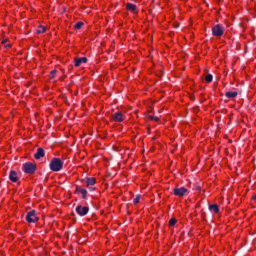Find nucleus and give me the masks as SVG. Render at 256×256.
<instances>
[{
    "label": "nucleus",
    "instance_id": "nucleus-1",
    "mask_svg": "<svg viewBox=\"0 0 256 256\" xmlns=\"http://www.w3.org/2000/svg\"><path fill=\"white\" fill-rule=\"evenodd\" d=\"M64 162L60 158H52L50 161L49 167L51 171H54L55 173L61 171L63 169Z\"/></svg>",
    "mask_w": 256,
    "mask_h": 256
},
{
    "label": "nucleus",
    "instance_id": "nucleus-2",
    "mask_svg": "<svg viewBox=\"0 0 256 256\" xmlns=\"http://www.w3.org/2000/svg\"><path fill=\"white\" fill-rule=\"evenodd\" d=\"M37 169V166L31 162L25 163L23 165V171L24 173H27L28 175H33Z\"/></svg>",
    "mask_w": 256,
    "mask_h": 256
},
{
    "label": "nucleus",
    "instance_id": "nucleus-3",
    "mask_svg": "<svg viewBox=\"0 0 256 256\" xmlns=\"http://www.w3.org/2000/svg\"><path fill=\"white\" fill-rule=\"evenodd\" d=\"M223 33H225V28L221 24H217L212 28V35L214 37H223Z\"/></svg>",
    "mask_w": 256,
    "mask_h": 256
},
{
    "label": "nucleus",
    "instance_id": "nucleus-4",
    "mask_svg": "<svg viewBox=\"0 0 256 256\" xmlns=\"http://www.w3.org/2000/svg\"><path fill=\"white\" fill-rule=\"evenodd\" d=\"M187 193H189V190L185 187H180V188H174L173 189V194L176 197H185V195H187Z\"/></svg>",
    "mask_w": 256,
    "mask_h": 256
},
{
    "label": "nucleus",
    "instance_id": "nucleus-5",
    "mask_svg": "<svg viewBox=\"0 0 256 256\" xmlns=\"http://www.w3.org/2000/svg\"><path fill=\"white\" fill-rule=\"evenodd\" d=\"M112 119L116 123H123V121H125V119H126V116H125V114H123V112L118 111L112 115Z\"/></svg>",
    "mask_w": 256,
    "mask_h": 256
},
{
    "label": "nucleus",
    "instance_id": "nucleus-6",
    "mask_svg": "<svg viewBox=\"0 0 256 256\" xmlns=\"http://www.w3.org/2000/svg\"><path fill=\"white\" fill-rule=\"evenodd\" d=\"M37 219L38 218L37 214H35V210H31L26 215V220L28 221V223H36Z\"/></svg>",
    "mask_w": 256,
    "mask_h": 256
},
{
    "label": "nucleus",
    "instance_id": "nucleus-7",
    "mask_svg": "<svg viewBox=\"0 0 256 256\" xmlns=\"http://www.w3.org/2000/svg\"><path fill=\"white\" fill-rule=\"evenodd\" d=\"M76 212L80 217H84V215H87L89 213V207L87 206H77L76 207Z\"/></svg>",
    "mask_w": 256,
    "mask_h": 256
},
{
    "label": "nucleus",
    "instance_id": "nucleus-8",
    "mask_svg": "<svg viewBox=\"0 0 256 256\" xmlns=\"http://www.w3.org/2000/svg\"><path fill=\"white\" fill-rule=\"evenodd\" d=\"M83 63H87V57L75 58L74 59L75 67H81V65H83Z\"/></svg>",
    "mask_w": 256,
    "mask_h": 256
},
{
    "label": "nucleus",
    "instance_id": "nucleus-9",
    "mask_svg": "<svg viewBox=\"0 0 256 256\" xmlns=\"http://www.w3.org/2000/svg\"><path fill=\"white\" fill-rule=\"evenodd\" d=\"M9 179L10 181H12V183H17V181H19V176H17V172L14 170L10 171Z\"/></svg>",
    "mask_w": 256,
    "mask_h": 256
},
{
    "label": "nucleus",
    "instance_id": "nucleus-10",
    "mask_svg": "<svg viewBox=\"0 0 256 256\" xmlns=\"http://www.w3.org/2000/svg\"><path fill=\"white\" fill-rule=\"evenodd\" d=\"M86 183H87L88 189L93 191V185H95V183H97V180H95V178H87Z\"/></svg>",
    "mask_w": 256,
    "mask_h": 256
},
{
    "label": "nucleus",
    "instance_id": "nucleus-11",
    "mask_svg": "<svg viewBox=\"0 0 256 256\" xmlns=\"http://www.w3.org/2000/svg\"><path fill=\"white\" fill-rule=\"evenodd\" d=\"M34 157L35 159H41V157H45V150H43V148H38Z\"/></svg>",
    "mask_w": 256,
    "mask_h": 256
},
{
    "label": "nucleus",
    "instance_id": "nucleus-12",
    "mask_svg": "<svg viewBox=\"0 0 256 256\" xmlns=\"http://www.w3.org/2000/svg\"><path fill=\"white\" fill-rule=\"evenodd\" d=\"M126 9L127 11H131V13H137V6L135 4L127 3Z\"/></svg>",
    "mask_w": 256,
    "mask_h": 256
},
{
    "label": "nucleus",
    "instance_id": "nucleus-13",
    "mask_svg": "<svg viewBox=\"0 0 256 256\" xmlns=\"http://www.w3.org/2000/svg\"><path fill=\"white\" fill-rule=\"evenodd\" d=\"M209 211H211V213H219V205L217 204H211L209 205Z\"/></svg>",
    "mask_w": 256,
    "mask_h": 256
},
{
    "label": "nucleus",
    "instance_id": "nucleus-14",
    "mask_svg": "<svg viewBox=\"0 0 256 256\" xmlns=\"http://www.w3.org/2000/svg\"><path fill=\"white\" fill-rule=\"evenodd\" d=\"M77 193H81L82 199H87V191L81 187L76 188Z\"/></svg>",
    "mask_w": 256,
    "mask_h": 256
},
{
    "label": "nucleus",
    "instance_id": "nucleus-15",
    "mask_svg": "<svg viewBox=\"0 0 256 256\" xmlns=\"http://www.w3.org/2000/svg\"><path fill=\"white\" fill-rule=\"evenodd\" d=\"M237 95H238L237 92H226L225 97H227L228 99H235Z\"/></svg>",
    "mask_w": 256,
    "mask_h": 256
},
{
    "label": "nucleus",
    "instance_id": "nucleus-16",
    "mask_svg": "<svg viewBox=\"0 0 256 256\" xmlns=\"http://www.w3.org/2000/svg\"><path fill=\"white\" fill-rule=\"evenodd\" d=\"M45 31H47V29L45 28V26H39L37 29V33L41 34V33H45Z\"/></svg>",
    "mask_w": 256,
    "mask_h": 256
},
{
    "label": "nucleus",
    "instance_id": "nucleus-17",
    "mask_svg": "<svg viewBox=\"0 0 256 256\" xmlns=\"http://www.w3.org/2000/svg\"><path fill=\"white\" fill-rule=\"evenodd\" d=\"M205 81L206 83H211V81H213V75L211 74L206 75Z\"/></svg>",
    "mask_w": 256,
    "mask_h": 256
},
{
    "label": "nucleus",
    "instance_id": "nucleus-18",
    "mask_svg": "<svg viewBox=\"0 0 256 256\" xmlns=\"http://www.w3.org/2000/svg\"><path fill=\"white\" fill-rule=\"evenodd\" d=\"M81 27H83V22H77V23L74 25V29H81Z\"/></svg>",
    "mask_w": 256,
    "mask_h": 256
},
{
    "label": "nucleus",
    "instance_id": "nucleus-19",
    "mask_svg": "<svg viewBox=\"0 0 256 256\" xmlns=\"http://www.w3.org/2000/svg\"><path fill=\"white\" fill-rule=\"evenodd\" d=\"M55 75H57V70H52L50 72V79H55Z\"/></svg>",
    "mask_w": 256,
    "mask_h": 256
},
{
    "label": "nucleus",
    "instance_id": "nucleus-20",
    "mask_svg": "<svg viewBox=\"0 0 256 256\" xmlns=\"http://www.w3.org/2000/svg\"><path fill=\"white\" fill-rule=\"evenodd\" d=\"M139 201H141V196H136V198H134V200H133L134 205H137V203H139Z\"/></svg>",
    "mask_w": 256,
    "mask_h": 256
},
{
    "label": "nucleus",
    "instance_id": "nucleus-21",
    "mask_svg": "<svg viewBox=\"0 0 256 256\" xmlns=\"http://www.w3.org/2000/svg\"><path fill=\"white\" fill-rule=\"evenodd\" d=\"M177 223V218H171L169 221V225H176Z\"/></svg>",
    "mask_w": 256,
    "mask_h": 256
},
{
    "label": "nucleus",
    "instance_id": "nucleus-22",
    "mask_svg": "<svg viewBox=\"0 0 256 256\" xmlns=\"http://www.w3.org/2000/svg\"><path fill=\"white\" fill-rule=\"evenodd\" d=\"M152 120H154V121H159V118H157V117H152Z\"/></svg>",
    "mask_w": 256,
    "mask_h": 256
},
{
    "label": "nucleus",
    "instance_id": "nucleus-23",
    "mask_svg": "<svg viewBox=\"0 0 256 256\" xmlns=\"http://www.w3.org/2000/svg\"><path fill=\"white\" fill-rule=\"evenodd\" d=\"M253 200H254V201H255V203H256V196H254V197H253Z\"/></svg>",
    "mask_w": 256,
    "mask_h": 256
},
{
    "label": "nucleus",
    "instance_id": "nucleus-24",
    "mask_svg": "<svg viewBox=\"0 0 256 256\" xmlns=\"http://www.w3.org/2000/svg\"><path fill=\"white\" fill-rule=\"evenodd\" d=\"M6 42H7L6 40L2 41V43H6Z\"/></svg>",
    "mask_w": 256,
    "mask_h": 256
}]
</instances>
